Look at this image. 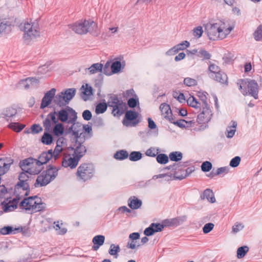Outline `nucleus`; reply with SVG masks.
<instances>
[{
    "mask_svg": "<svg viewBox=\"0 0 262 262\" xmlns=\"http://www.w3.org/2000/svg\"><path fill=\"white\" fill-rule=\"evenodd\" d=\"M77 113L72 108L67 106L65 109L62 108L57 112L55 109L48 114L42 124L45 130H52V123H73L77 120Z\"/></svg>",
    "mask_w": 262,
    "mask_h": 262,
    "instance_id": "1",
    "label": "nucleus"
},
{
    "mask_svg": "<svg viewBox=\"0 0 262 262\" xmlns=\"http://www.w3.org/2000/svg\"><path fill=\"white\" fill-rule=\"evenodd\" d=\"M107 105L112 107V114L114 117H119L123 115L127 108V104L120 100L116 95L110 94L107 104L105 102L99 103L96 107L95 112L97 114L104 113Z\"/></svg>",
    "mask_w": 262,
    "mask_h": 262,
    "instance_id": "2",
    "label": "nucleus"
},
{
    "mask_svg": "<svg viewBox=\"0 0 262 262\" xmlns=\"http://www.w3.org/2000/svg\"><path fill=\"white\" fill-rule=\"evenodd\" d=\"M39 172V169L32 170V168H29L25 172L20 173L18 177V181L14 186V193L21 194V190H23L25 192L21 195L24 196H28L30 192V185L33 180L32 175L38 174Z\"/></svg>",
    "mask_w": 262,
    "mask_h": 262,
    "instance_id": "3",
    "label": "nucleus"
},
{
    "mask_svg": "<svg viewBox=\"0 0 262 262\" xmlns=\"http://www.w3.org/2000/svg\"><path fill=\"white\" fill-rule=\"evenodd\" d=\"M59 169L52 165L47 166L46 169L43 171L36 179L34 187L45 186L54 180L58 175Z\"/></svg>",
    "mask_w": 262,
    "mask_h": 262,
    "instance_id": "4",
    "label": "nucleus"
},
{
    "mask_svg": "<svg viewBox=\"0 0 262 262\" xmlns=\"http://www.w3.org/2000/svg\"><path fill=\"white\" fill-rule=\"evenodd\" d=\"M19 206L26 210H31L33 213L43 211L46 204L42 202L37 195L25 198L19 203Z\"/></svg>",
    "mask_w": 262,
    "mask_h": 262,
    "instance_id": "5",
    "label": "nucleus"
},
{
    "mask_svg": "<svg viewBox=\"0 0 262 262\" xmlns=\"http://www.w3.org/2000/svg\"><path fill=\"white\" fill-rule=\"evenodd\" d=\"M208 94L206 92H199L197 96L201 101L202 112L198 115L197 122L199 124L208 122L212 116L210 105L207 102V96Z\"/></svg>",
    "mask_w": 262,
    "mask_h": 262,
    "instance_id": "6",
    "label": "nucleus"
},
{
    "mask_svg": "<svg viewBox=\"0 0 262 262\" xmlns=\"http://www.w3.org/2000/svg\"><path fill=\"white\" fill-rule=\"evenodd\" d=\"M20 29L24 32V38L26 41L30 40L39 36L40 32L37 23H31L25 21L19 25Z\"/></svg>",
    "mask_w": 262,
    "mask_h": 262,
    "instance_id": "7",
    "label": "nucleus"
},
{
    "mask_svg": "<svg viewBox=\"0 0 262 262\" xmlns=\"http://www.w3.org/2000/svg\"><path fill=\"white\" fill-rule=\"evenodd\" d=\"M239 89L244 95H250L257 99L258 98V85L255 80L250 79H241Z\"/></svg>",
    "mask_w": 262,
    "mask_h": 262,
    "instance_id": "8",
    "label": "nucleus"
},
{
    "mask_svg": "<svg viewBox=\"0 0 262 262\" xmlns=\"http://www.w3.org/2000/svg\"><path fill=\"white\" fill-rule=\"evenodd\" d=\"M76 90L75 88L67 89L57 94L54 98V103L59 107H63L69 104L74 97Z\"/></svg>",
    "mask_w": 262,
    "mask_h": 262,
    "instance_id": "9",
    "label": "nucleus"
},
{
    "mask_svg": "<svg viewBox=\"0 0 262 262\" xmlns=\"http://www.w3.org/2000/svg\"><path fill=\"white\" fill-rule=\"evenodd\" d=\"M95 173L93 164L89 163L81 164L77 168L76 176L78 179L85 182L91 179Z\"/></svg>",
    "mask_w": 262,
    "mask_h": 262,
    "instance_id": "10",
    "label": "nucleus"
},
{
    "mask_svg": "<svg viewBox=\"0 0 262 262\" xmlns=\"http://www.w3.org/2000/svg\"><path fill=\"white\" fill-rule=\"evenodd\" d=\"M205 31L210 40L222 39L226 37V34L219 24H207L205 26Z\"/></svg>",
    "mask_w": 262,
    "mask_h": 262,
    "instance_id": "11",
    "label": "nucleus"
},
{
    "mask_svg": "<svg viewBox=\"0 0 262 262\" xmlns=\"http://www.w3.org/2000/svg\"><path fill=\"white\" fill-rule=\"evenodd\" d=\"M85 138L81 139H74L73 144L69 147V149L73 150V154L80 159L85 154L86 148L83 145Z\"/></svg>",
    "mask_w": 262,
    "mask_h": 262,
    "instance_id": "12",
    "label": "nucleus"
},
{
    "mask_svg": "<svg viewBox=\"0 0 262 262\" xmlns=\"http://www.w3.org/2000/svg\"><path fill=\"white\" fill-rule=\"evenodd\" d=\"M125 116L122 120V124L124 126H136L140 120L138 118V114L136 112L132 110L125 111Z\"/></svg>",
    "mask_w": 262,
    "mask_h": 262,
    "instance_id": "13",
    "label": "nucleus"
},
{
    "mask_svg": "<svg viewBox=\"0 0 262 262\" xmlns=\"http://www.w3.org/2000/svg\"><path fill=\"white\" fill-rule=\"evenodd\" d=\"M14 194H15V198L8 203H6L5 201L2 202L1 204L5 212L11 211L16 209L19 200L24 197L21 194L18 193H14Z\"/></svg>",
    "mask_w": 262,
    "mask_h": 262,
    "instance_id": "14",
    "label": "nucleus"
},
{
    "mask_svg": "<svg viewBox=\"0 0 262 262\" xmlns=\"http://www.w3.org/2000/svg\"><path fill=\"white\" fill-rule=\"evenodd\" d=\"M89 20H84L83 21L76 22L69 26L76 33L85 34L89 32Z\"/></svg>",
    "mask_w": 262,
    "mask_h": 262,
    "instance_id": "15",
    "label": "nucleus"
},
{
    "mask_svg": "<svg viewBox=\"0 0 262 262\" xmlns=\"http://www.w3.org/2000/svg\"><path fill=\"white\" fill-rule=\"evenodd\" d=\"M39 82V80L36 78L28 77L20 80L17 84L16 87L19 89L28 90L30 86H34V84H36L35 86H37Z\"/></svg>",
    "mask_w": 262,
    "mask_h": 262,
    "instance_id": "16",
    "label": "nucleus"
},
{
    "mask_svg": "<svg viewBox=\"0 0 262 262\" xmlns=\"http://www.w3.org/2000/svg\"><path fill=\"white\" fill-rule=\"evenodd\" d=\"M56 90L55 88L51 89L50 91L45 93L42 99L40 104V108L43 109L48 106L52 101L54 99Z\"/></svg>",
    "mask_w": 262,
    "mask_h": 262,
    "instance_id": "17",
    "label": "nucleus"
},
{
    "mask_svg": "<svg viewBox=\"0 0 262 262\" xmlns=\"http://www.w3.org/2000/svg\"><path fill=\"white\" fill-rule=\"evenodd\" d=\"M72 155V157L70 155L64 157L62 162V166L66 168L70 167L71 169L76 167L80 159L73 154Z\"/></svg>",
    "mask_w": 262,
    "mask_h": 262,
    "instance_id": "18",
    "label": "nucleus"
},
{
    "mask_svg": "<svg viewBox=\"0 0 262 262\" xmlns=\"http://www.w3.org/2000/svg\"><path fill=\"white\" fill-rule=\"evenodd\" d=\"M186 216H181L171 219H166L162 221L164 227H177L186 220Z\"/></svg>",
    "mask_w": 262,
    "mask_h": 262,
    "instance_id": "19",
    "label": "nucleus"
},
{
    "mask_svg": "<svg viewBox=\"0 0 262 262\" xmlns=\"http://www.w3.org/2000/svg\"><path fill=\"white\" fill-rule=\"evenodd\" d=\"M52 157H53V153L52 149L42 152L39 156L38 159H36V165L39 167L43 164H46Z\"/></svg>",
    "mask_w": 262,
    "mask_h": 262,
    "instance_id": "20",
    "label": "nucleus"
},
{
    "mask_svg": "<svg viewBox=\"0 0 262 262\" xmlns=\"http://www.w3.org/2000/svg\"><path fill=\"white\" fill-rule=\"evenodd\" d=\"M36 159H35L32 158H29L20 161L19 163L20 167L21 168V169L24 171L23 172H25V171L27 170L29 168H32V170H35V169H39L40 172L41 168L39 167L35 168L34 169H33V166L34 164L36 165Z\"/></svg>",
    "mask_w": 262,
    "mask_h": 262,
    "instance_id": "21",
    "label": "nucleus"
},
{
    "mask_svg": "<svg viewBox=\"0 0 262 262\" xmlns=\"http://www.w3.org/2000/svg\"><path fill=\"white\" fill-rule=\"evenodd\" d=\"M210 77L218 82H220L221 84L226 85L228 84L227 75L223 71H221L215 75L212 74L210 75Z\"/></svg>",
    "mask_w": 262,
    "mask_h": 262,
    "instance_id": "22",
    "label": "nucleus"
},
{
    "mask_svg": "<svg viewBox=\"0 0 262 262\" xmlns=\"http://www.w3.org/2000/svg\"><path fill=\"white\" fill-rule=\"evenodd\" d=\"M83 125L78 122H74V130L73 135L74 136V139H81L85 138L83 133H80L82 130Z\"/></svg>",
    "mask_w": 262,
    "mask_h": 262,
    "instance_id": "23",
    "label": "nucleus"
},
{
    "mask_svg": "<svg viewBox=\"0 0 262 262\" xmlns=\"http://www.w3.org/2000/svg\"><path fill=\"white\" fill-rule=\"evenodd\" d=\"M54 124V127H52V132L55 136L59 137L64 133V127L62 123L57 122V123H52V125Z\"/></svg>",
    "mask_w": 262,
    "mask_h": 262,
    "instance_id": "24",
    "label": "nucleus"
},
{
    "mask_svg": "<svg viewBox=\"0 0 262 262\" xmlns=\"http://www.w3.org/2000/svg\"><path fill=\"white\" fill-rule=\"evenodd\" d=\"M128 206L133 210L140 208L142 204V201L135 196H130L128 201Z\"/></svg>",
    "mask_w": 262,
    "mask_h": 262,
    "instance_id": "25",
    "label": "nucleus"
},
{
    "mask_svg": "<svg viewBox=\"0 0 262 262\" xmlns=\"http://www.w3.org/2000/svg\"><path fill=\"white\" fill-rule=\"evenodd\" d=\"M195 170V167L194 166H191L187 167L186 169H183V174H180V172L179 171H176L174 174V177L176 179L182 180L189 175H190L192 172H193Z\"/></svg>",
    "mask_w": 262,
    "mask_h": 262,
    "instance_id": "26",
    "label": "nucleus"
},
{
    "mask_svg": "<svg viewBox=\"0 0 262 262\" xmlns=\"http://www.w3.org/2000/svg\"><path fill=\"white\" fill-rule=\"evenodd\" d=\"M159 108L162 115H164V118L169 121V118L172 117V114L169 105L166 103H162Z\"/></svg>",
    "mask_w": 262,
    "mask_h": 262,
    "instance_id": "27",
    "label": "nucleus"
},
{
    "mask_svg": "<svg viewBox=\"0 0 262 262\" xmlns=\"http://www.w3.org/2000/svg\"><path fill=\"white\" fill-rule=\"evenodd\" d=\"M22 228H15L9 226H5L0 229V233L3 235H8L11 234H15L17 232L21 231Z\"/></svg>",
    "mask_w": 262,
    "mask_h": 262,
    "instance_id": "28",
    "label": "nucleus"
},
{
    "mask_svg": "<svg viewBox=\"0 0 262 262\" xmlns=\"http://www.w3.org/2000/svg\"><path fill=\"white\" fill-rule=\"evenodd\" d=\"M17 109L13 106H10L4 109L2 113L4 117L8 121V118L13 117L17 114Z\"/></svg>",
    "mask_w": 262,
    "mask_h": 262,
    "instance_id": "29",
    "label": "nucleus"
},
{
    "mask_svg": "<svg viewBox=\"0 0 262 262\" xmlns=\"http://www.w3.org/2000/svg\"><path fill=\"white\" fill-rule=\"evenodd\" d=\"M201 200L206 199L209 202L213 203L215 202L214 193L212 190L207 188L204 191L202 195H201Z\"/></svg>",
    "mask_w": 262,
    "mask_h": 262,
    "instance_id": "30",
    "label": "nucleus"
},
{
    "mask_svg": "<svg viewBox=\"0 0 262 262\" xmlns=\"http://www.w3.org/2000/svg\"><path fill=\"white\" fill-rule=\"evenodd\" d=\"M89 32L94 36H98L100 34V31L98 29L97 24L93 20H89Z\"/></svg>",
    "mask_w": 262,
    "mask_h": 262,
    "instance_id": "31",
    "label": "nucleus"
},
{
    "mask_svg": "<svg viewBox=\"0 0 262 262\" xmlns=\"http://www.w3.org/2000/svg\"><path fill=\"white\" fill-rule=\"evenodd\" d=\"M85 86V88H84V85H82L81 87V88L84 89V91L82 92L81 97L84 101L88 100L89 96L93 95L92 88L88 84H86Z\"/></svg>",
    "mask_w": 262,
    "mask_h": 262,
    "instance_id": "32",
    "label": "nucleus"
},
{
    "mask_svg": "<svg viewBox=\"0 0 262 262\" xmlns=\"http://www.w3.org/2000/svg\"><path fill=\"white\" fill-rule=\"evenodd\" d=\"M51 131L45 130L43 135L41 137V142L46 145H50L53 141L52 136L49 133Z\"/></svg>",
    "mask_w": 262,
    "mask_h": 262,
    "instance_id": "33",
    "label": "nucleus"
},
{
    "mask_svg": "<svg viewBox=\"0 0 262 262\" xmlns=\"http://www.w3.org/2000/svg\"><path fill=\"white\" fill-rule=\"evenodd\" d=\"M128 157V152L124 149H121L116 152L114 155V158L118 160H123Z\"/></svg>",
    "mask_w": 262,
    "mask_h": 262,
    "instance_id": "34",
    "label": "nucleus"
},
{
    "mask_svg": "<svg viewBox=\"0 0 262 262\" xmlns=\"http://www.w3.org/2000/svg\"><path fill=\"white\" fill-rule=\"evenodd\" d=\"M188 104L192 107L195 108H201L202 107L201 103L194 96H190L187 100Z\"/></svg>",
    "mask_w": 262,
    "mask_h": 262,
    "instance_id": "35",
    "label": "nucleus"
},
{
    "mask_svg": "<svg viewBox=\"0 0 262 262\" xmlns=\"http://www.w3.org/2000/svg\"><path fill=\"white\" fill-rule=\"evenodd\" d=\"M120 251V248L119 245H116L114 244L111 245L110 249L108 250V253L112 256H114L115 258H117L118 256V253Z\"/></svg>",
    "mask_w": 262,
    "mask_h": 262,
    "instance_id": "36",
    "label": "nucleus"
},
{
    "mask_svg": "<svg viewBox=\"0 0 262 262\" xmlns=\"http://www.w3.org/2000/svg\"><path fill=\"white\" fill-rule=\"evenodd\" d=\"M103 64L100 63L93 64L88 69L91 74H95L98 72H102Z\"/></svg>",
    "mask_w": 262,
    "mask_h": 262,
    "instance_id": "37",
    "label": "nucleus"
},
{
    "mask_svg": "<svg viewBox=\"0 0 262 262\" xmlns=\"http://www.w3.org/2000/svg\"><path fill=\"white\" fill-rule=\"evenodd\" d=\"M169 158L172 161L178 162L182 159L183 155L180 151H173L169 154Z\"/></svg>",
    "mask_w": 262,
    "mask_h": 262,
    "instance_id": "38",
    "label": "nucleus"
},
{
    "mask_svg": "<svg viewBox=\"0 0 262 262\" xmlns=\"http://www.w3.org/2000/svg\"><path fill=\"white\" fill-rule=\"evenodd\" d=\"M249 251V248L247 246L239 247L237 250V257L238 259L243 258Z\"/></svg>",
    "mask_w": 262,
    "mask_h": 262,
    "instance_id": "39",
    "label": "nucleus"
},
{
    "mask_svg": "<svg viewBox=\"0 0 262 262\" xmlns=\"http://www.w3.org/2000/svg\"><path fill=\"white\" fill-rule=\"evenodd\" d=\"M197 56L203 58V60H208L210 59L211 55L204 49L201 48L199 50Z\"/></svg>",
    "mask_w": 262,
    "mask_h": 262,
    "instance_id": "40",
    "label": "nucleus"
},
{
    "mask_svg": "<svg viewBox=\"0 0 262 262\" xmlns=\"http://www.w3.org/2000/svg\"><path fill=\"white\" fill-rule=\"evenodd\" d=\"M25 127V125L17 122L11 123L8 125L9 128L17 133L22 130Z\"/></svg>",
    "mask_w": 262,
    "mask_h": 262,
    "instance_id": "41",
    "label": "nucleus"
},
{
    "mask_svg": "<svg viewBox=\"0 0 262 262\" xmlns=\"http://www.w3.org/2000/svg\"><path fill=\"white\" fill-rule=\"evenodd\" d=\"M142 157V154L140 151H134L128 155V158L131 161H137L140 160Z\"/></svg>",
    "mask_w": 262,
    "mask_h": 262,
    "instance_id": "42",
    "label": "nucleus"
},
{
    "mask_svg": "<svg viewBox=\"0 0 262 262\" xmlns=\"http://www.w3.org/2000/svg\"><path fill=\"white\" fill-rule=\"evenodd\" d=\"M121 68V63L120 61H115L113 62L111 66L112 74L119 72L120 71Z\"/></svg>",
    "mask_w": 262,
    "mask_h": 262,
    "instance_id": "43",
    "label": "nucleus"
},
{
    "mask_svg": "<svg viewBox=\"0 0 262 262\" xmlns=\"http://www.w3.org/2000/svg\"><path fill=\"white\" fill-rule=\"evenodd\" d=\"M168 157L165 154H160L157 155L156 160L161 164H166L168 162Z\"/></svg>",
    "mask_w": 262,
    "mask_h": 262,
    "instance_id": "44",
    "label": "nucleus"
},
{
    "mask_svg": "<svg viewBox=\"0 0 262 262\" xmlns=\"http://www.w3.org/2000/svg\"><path fill=\"white\" fill-rule=\"evenodd\" d=\"M105 241V237L102 235H97L94 236L92 239V242L94 245L102 246L103 245Z\"/></svg>",
    "mask_w": 262,
    "mask_h": 262,
    "instance_id": "45",
    "label": "nucleus"
},
{
    "mask_svg": "<svg viewBox=\"0 0 262 262\" xmlns=\"http://www.w3.org/2000/svg\"><path fill=\"white\" fill-rule=\"evenodd\" d=\"M221 71L220 68L214 63H210L208 67L209 75H216Z\"/></svg>",
    "mask_w": 262,
    "mask_h": 262,
    "instance_id": "46",
    "label": "nucleus"
},
{
    "mask_svg": "<svg viewBox=\"0 0 262 262\" xmlns=\"http://www.w3.org/2000/svg\"><path fill=\"white\" fill-rule=\"evenodd\" d=\"M169 121L170 123H173V124L176 125H177L178 126H179V127H181V128H184V127H185V125L184 124V123H187V121H185V120H183V119H181V120H177L176 121H174V119L173 118V117L170 118Z\"/></svg>",
    "mask_w": 262,
    "mask_h": 262,
    "instance_id": "47",
    "label": "nucleus"
},
{
    "mask_svg": "<svg viewBox=\"0 0 262 262\" xmlns=\"http://www.w3.org/2000/svg\"><path fill=\"white\" fill-rule=\"evenodd\" d=\"M201 167L203 172H208L212 169V165L210 162L206 161L203 162Z\"/></svg>",
    "mask_w": 262,
    "mask_h": 262,
    "instance_id": "48",
    "label": "nucleus"
},
{
    "mask_svg": "<svg viewBox=\"0 0 262 262\" xmlns=\"http://www.w3.org/2000/svg\"><path fill=\"white\" fill-rule=\"evenodd\" d=\"M93 123L94 125L97 127H102L104 125L103 120L100 117H94L93 119Z\"/></svg>",
    "mask_w": 262,
    "mask_h": 262,
    "instance_id": "49",
    "label": "nucleus"
},
{
    "mask_svg": "<svg viewBox=\"0 0 262 262\" xmlns=\"http://www.w3.org/2000/svg\"><path fill=\"white\" fill-rule=\"evenodd\" d=\"M10 26L9 22L6 19H0V34L4 32L6 28Z\"/></svg>",
    "mask_w": 262,
    "mask_h": 262,
    "instance_id": "50",
    "label": "nucleus"
},
{
    "mask_svg": "<svg viewBox=\"0 0 262 262\" xmlns=\"http://www.w3.org/2000/svg\"><path fill=\"white\" fill-rule=\"evenodd\" d=\"M184 83L188 86H193L197 84V81L194 79L187 77L184 79Z\"/></svg>",
    "mask_w": 262,
    "mask_h": 262,
    "instance_id": "51",
    "label": "nucleus"
},
{
    "mask_svg": "<svg viewBox=\"0 0 262 262\" xmlns=\"http://www.w3.org/2000/svg\"><path fill=\"white\" fill-rule=\"evenodd\" d=\"M261 27H262L261 26H259L253 34L254 39L256 41H259L261 39V37H262Z\"/></svg>",
    "mask_w": 262,
    "mask_h": 262,
    "instance_id": "52",
    "label": "nucleus"
},
{
    "mask_svg": "<svg viewBox=\"0 0 262 262\" xmlns=\"http://www.w3.org/2000/svg\"><path fill=\"white\" fill-rule=\"evenodd\" d=\"M158 149H156L154 147H150L146 151L145 155L148 157H155L158 153Z\"/></svg>",
    "mask_w": 262,
    "mask_h": 262,
    "instance_id": "53",
    "label": "nucleus"
},
{
    "mask_svg": "<svg viewBox=\"0 0 262 262\" xmlns=\"http://www.w3.org/2000/svg\"><path fill=\"white\" fill-rule=\"evenodd\" d=\"M241 158L239 156H236L232 158L230 162V166L232 167H237L241 162Z\"/></svg>",
    "mask_w": 262,
    "mask_h": 262,
    "instance_id": "54",
    "label": "nucleus"
},
{
    "mask_svg": "<svg viewBox=\"0 0 262 262\" xmlns=\"http://www.w3.org/2000/svg\"><path fill=\"white\" fill-rule=\"evenodd\" d=\"M151 225L155 233L162 231V230L164 228V226H163V222H162L161 224L153 223H151Z\"/></svg>",
    "mask_w": 262,
    "mask_h": 262,
    "instance_id": "55",
    "label": "nucleus"
},
{
    "mask_svg": "<svg viewBox=\"0 0 262 262\" xmlns=\"http://www.w3.org/2000/svg\"><path fill=\"white\" fill-rule=\"evenodd\" d=\"M176 46L178 48V49L179 51L181 50H184L187 48L189 47L190 46V43L187 40H185Z\"/></svg>",
    "mask_w": 262,
    "mask_h": 262,
    "instance_id": "56",
    "label": "nucleus"
},
{
    "mask_svg": "<svg viewBox=\"0 0 262 262\" xmlns=\"http://www.w3.org/2000/svg\"><path fill=\"white\" fill-rule=\"evenodd\" d=\"M102 72L106 75L110 76L112 75V70L111 69L110 63L107 61L102 68Z\"/></svg>",
    "mask_w": 262,
    "mask_h": 262,
    "instance_id": "57",
    "label": "nucleus"
},
{
    "mask_svg": "<svg viewBox=\"0 0 262 262\" xmlns=\"http://www.w3.org/2000/svg\"><path fill=\"white\" fill-rule=\"evenodd\" d=\"M139 104V100L137 98H130L127 101V105L130 108H135Z\"/></svg>",
    "mask_w": 262,
    "mask_h": 262,
    "instance_id": "58",
    "label": "nucleus"
},
{
    "mask_svg": "<svg viewBox=\"0 0 262 262\" xmlns=\"http://www.w3.org/2000/svg\"><path fill=\"white\" fill-rule=\"evenodd\" d=\"M213 227L214 224L213 223H207L203 227V231L205 234L208 233L213 229Z\"/></svg>",
    "mask_w": 262,
    "mask_h": 262,
    "instance_id": "59",
    "label": "nucleus"
},
{
    "mask_svg": "<svg viewBox=\"0 0 262 262\" xmlns=\"http://www.w3.org/2000/svg\"><path fill=\"white\" fill-rule=\"evenodd\" d=\"M203 30L202 27L198 26L193 29V35L197 38H200L202 35Z\"/></svg>",
    "mask_w": 262,
    "mask_h": 262,
    "instance_id": "60",
    "label": "nucleus"
},
{
    "mask_svg": "<svg viewBox=\"0 0 262 262\" xmlns=\"http://www.w3.org/2000/svg\"><path fill=\"white\" fill-rule=\"evenodd\" d=\"M82 116L84 120L89 121L92 118V114L90 111L86 110L83 112Z\"/></svg>",
    "mask_w": 262,
    "mask_h": 262,
    "instance_id": "61",
    "label": "nucleus"
},
{
    "mask_svg": "<svg viewBox=\"0 0 262 262\" xmlns=\"http://www.w3.org/2000/svg\"><path fill=\"white\" fill-rule=\"evenodd\" d=\"M32 133L33 134H38L42 130V128L39 124H34L32 125L31 127Z\"/></svg>",
    "mask_w": 262,
    "mask_h": 262,
    "instance_id": "62",
    "label": "nucleus"
},
{
    "mask_svg": "<svg viewBox=\"0 0 262 262\" xmlns=\"http://www.w3.org/2000/svg\"><path fill=\"white\" fill-rule=\"evenodd\" d=\"M154 230L150 224L149 226L146 228L144 231V234L147 236H149L152 235L155 233Z\"/></svg>",
    "mask_w": 262,
    "mask_h": 262,
    "instance_id": "63",
    "label": "nucleus"
},
{
    "mask_svg": "<svg viewBox=\"0 0 262 262\" xmlns=\"http://www.w3.org/2000/svg\"><path fill=\"white\" fill-rule=\"evenodd\" d=\"M62 150V148L61 146L59 145H57L54 150V151H53V157H54L55 159H57L59 154L61 152V151Z\"/></svg>",
    "mask_w": 262,
    "mask_h": 262,
    "instance_id": "64",
    "label": "nucleus"
}]
</instances>
